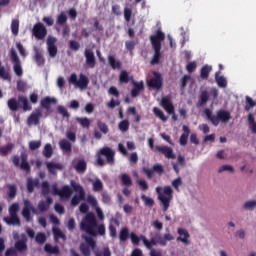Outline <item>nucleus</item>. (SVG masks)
<instances>
[{
  "label": "nucleus",
  "mask_w": 256,
  "mask_h": 256,
  "mask_svg": "<svg viewBox=\"0 0 256 256\" xmlns=\"http://www.w3.org/2000/svg\"><path fill=\"white\" fill-rule=\"evenodd\" d=\"M85 242L80 243L79 251L83 256H91V249L94 251L95 256H111V250L109 247H104L102 251L95 250L97 248V242L89 236L85 237Z\"/></svg>",
  "instance_id": "nucleus-1"
},
{
  "label": "nucleus",
  "mask_w": 256,
  "mask_h": 256,
  "mask_svg": "<svg viewBox=\"0 0 256 256\" xmlns=\"http://www.w3.org/2000/svg\"><path fill=\"white\" fill-rule=\"evenodd\" d=\"M167 233L163 236L157 234L156 238L152 237L150 240L147 237L141 235V241L144 243L145 247L148 249H153V247L160 245L161 247H167L168 241H175V236L169 232V228H166Z\"/></svg>",
  "instance_id": "nucleus-2"
},
{
  "label": "nucleus",
  "mask_w": 256,
  "mask_h": 256,
  "mask_svg": "<svg viewBox=\"0 0 256 256\" xmlns=\"http://www.w3.org/2000/svg\"><path fill=\"white\" fill-rule=\"evenodd\" d=\"M150 41L154 49V56L150 63L151 65H159V61H161V41H165V33L158 30L156 35L150 36Z\"/></svg>",
  "instance_id": "nucleus-3"
},
{
  "label": "nucleus",
  "mask_w": 256,
  "mask_h": 256,
  "mask_svg": "<svg viewBox=\"0 0 256 256\" xmlns=\"http://www.w3.org/2000/svg\"><path fill=\"white\" fill-rule=\"evenodd\" d=\"M97 217L93 212H88L80 223V230L91 237H97Z\"/></svg>",
  "instance_id": "nucleus-4"
},
{
  "label": "nucleus",
  "mask_w": 256,
  "mask_h": 256,
  "mask_svg": "<svg viewBox=\"0 0 256 256\" xmlns=\"http://www.w3.org/2000/svg\"><path fill=\"white\" fill-rule=\"evenodd\" d=\"M204 113L214 127H217L219 123H229L231 121V113L227 110H218L216 115H213V112L209 108H206Z\"/></svg>",
  "instance_id": "nucleus-5"
},
{
  "label": "nucleus",
  "mask_w": 256,
  "mask_h": 256,
  "mask_svg": "<svg viewBox=\"0 0 256 256\" xmlns=\"http://www.w3.org/2000/svg\"><path fill=\"white\" fill-rule=\"evenodd\" d=\"M163 189V193L161 192ZM156 193L158 194V200L160 201L163 211H168L171 201H173V188L171 186H165L164 188L157 187Z\"/></svg>",
  "instance_id": "nucleus-6"
},
{
  "label": "nucleus",
  "mask_w": 256,
  "mask_h": 256,
  "mask_svg": "<svg viewBox=\"0 0 256 256\" xmlns=\"http://www.w3.org/2000/svg\"><path fill=\"white\" fill-rule=\"evenodd\" d=\"M103 157H106V163L108 165H115V151L113 149L105 146L98 151L97 164L99 167H105V159Z\"/></svg>",
  "instance_id": "nucleus-7"
},
{
  "label": "nucleus",
  "mask_w": 256,
  "mask_h": 256,
  "mask_svg": "<svg viewBox=\"0 0 256 256\" xmlns=\"http://www.w3.org/2000/svg\"><path fill=\"white\" fill-rule=\"evenodd\" d=\"M11 161L14 167H19L21 171H25L26 173H31V164H29V155L26 151H22L20 156L13 155L11 157Z\"/></svg>",
  "instance_id": "nucleus-8"
},
{
  "label": "nucleus",
  "mask_w": 256,
  "mask_h": 256,
  "mask_svg": "<svg viewBox=\"0 0 256 256\" xmlns=\"http://www.w3.org/2000/svg\"><path fill=\"white\" fill-rule=\"evenodd\" d=\"M9 216H6L3 218V221L6 222V225H16V227H21V219L19 218V203H13L9 207Z\"/></svg>",
  "instance_id": "nucleus-9"
},
{
  "label": "nucleus",
  "mask_w": 256,
  "mask_h": 256,
  "mask_svg": "<svg viewBox=\"0 0 256 256\" xmlns=\"http://www.w3.org/2000/svg\"><path fill=\"white\" fill-rule=\"evenodd\" d=\"M9 56L13 63L15 75H17V77H23V67H21V59H19V55H17V51L15 50V48H12L10 50Z\"/></svg>",
  "instance_id": "nucleus-10"
},
{
  "label": "nucleus",
  "mask_w": 256,
  "mask_h": 256,
  "mask_svg": "<svg viewBox=\"0 0 256 256\" xmlns=\"http://www.w3.org/2000/svg\"><path fill=\"white\" fill-rule=\"evenodd\" d=\"M69 83L75 85L79 89H87L89 87V78H87L84 74L79 75V79L77 80V74H71L69 78Z\"/></svg>",
  "instance_id": "nucleus-11"
},
{
  "label": "nucleus",
  "mask_w": 256,
  "mask_h": 256,
  "mask_svg": "<svg viewBox=\"0 0 256 256\" xmlns=\"http://www.w3.org/2000/svg\"><path fill=\"white\" fill-rule=\"evenodd\" d=\"M32 35L35 37V39H38V41H43V39L47 37V28L45 27V24L41 22L34 24Z\"/></svg>",
  "instance_id": "nucleus-12"
},
{
  "label": "nucleus",
  "mask_w": 256,
  "mask_h": 256,
  "mask_svg": "<svg viewBox=\"0 0 256 256\" xmlns=\"http://www.w3.org/2000/svg\"><path fill=\"white\" fill-rule=\"evenodd\" d=\"M161 106L168 115H172L173 121H177L178 117L175 115V106L171 103V98L169 96H165L161 100Z\"/></svg>",
  "instance_id": "nucleus-13"
},
{
  "label": "nucleus",
  "mask_w": 256,
  "mask_h": 256,
  "mask_svg": "<svg viewBox=\"0 0 256 256\" xmlns=\"http://www.w3.org/2000/svg\"><path fill=\"white\" fill-rule=\"evenodd\" d=\"M154 77L148 81V87L150 89H156L157 91L163 89V77L159 72H153Z\"/></svg>",
  "instance_id": "nucleus-14"
},
{
  "label": "nucleus",
  "mask_w": 256,
  "mask_h": 256,
  "mask_svg": "<svg viewBox=\"0 0 256 256\" xmlns=\"http://www.w3.org/2000/svg\"><path fill=\"white\" fill-rule=\"evenodd\" d=\"M55 43H57V38L53 36H48L46 40L47 51L49 53V56L52 58L57 57L58 53L57 45H55Z\"/></svg>",
  "instance_id": "nucleus-15"
},
{
  "label": "nucleus",
  "mask_w": 256,
  "mask_h": 256,
  "mask_svg": "<svg viewBox=\"0 0 256 256\" xmlns=\"http://www.w3.org/2000/svg\"><path fill=\"white\" fill-rule=\"evenodd\" d=\"M35 207H33V204H31V201L29 200H25L24 201V207L22 209V216L24 217V219L29 222L32 220L31 218V212L35 213Z\"/></svg>",
  "instance_id": "nucleus-16"
},
{
  "label": "nucleus",
  "mask_w": 256,
  "mask_h": 256,
  "mask_svg": "<svg viewBox=\"0 0 256 256\" xmlns=\"http://www.w3.org/2000/svg\"><path fill=\"white\" fill-rule=\"evenodd\" d=\"M178 237L176 238V241H180L183 243V245H190L191 241H189L191 234H189V231L185 228H178L177 229Z\"/></svg>",
  "instance_id": "nucleus-17"
},
{
  "label": "nucleus",
  "mask_w": 256,
  "mask_h": 256,
  "mask_svg": "<svg viewBox=\"0 0 256 256\" xmlns=\"http://www.w3.org/2000/svg\"><path fill=\"white\" fill-rule=\"evenodd\" d=\"M42 117L43 112H41V110H36V112H32L27 118V125H39Z\"/></svg>",
  "instance_id": "nucleus-18"
},
{
  "label": "nucleus",
  "mask_w": 256,
  "mask_h": 256,
  "mask_svg": "<svg viewBox=\"0 0 256 256\" xmlns=\"http://www.w3.org/2000/svg\"><path fill=\"white\" fill-rule=\"evenodd\" d=\"M156 150L158 151V153H161V155H164L166 159H176L173 148L169 146H156Z\"/></svg>",
  "instance_id": "nucleus-19"
},
{
  "label": "nucleus",
  "mask_w": 256,
  "mask_h": 256,
  "mask_svg": "<svg viewBox=\"0 0 256 256\" xmlns=\"http://www.w3.org/2000/svg\"><path fill=\"white\" fill-rule=\"evenodd\" d=\"M14 249L18 251V253H24V251H27V236H25V234H22L21 239L15 242Z\"/></svg>",
  "instance_id": "nucleus-20"
},
{
  "label": "nucleus",
  "mask_w": 256,
  "mask_h": 256,
  "mask_svg": "<svg viewBox=\"0 0 256 256\" xmlns=\"http://www.w3.org/2000/svg\"><path fill=\"white\" fill-rule=\"evenodd\" d=\"M84 57L86 59V65H88L90 69H94L96 60H95V53H93V50L86 49L84 52Z\"/></svg>",
  "instance_id": "nucleus-21"
},
{
  "label": "nucleus",
  "mask_w": 256,
  "mask_h": 256,
  "mask_svg": "<svg viewBox=\"0 0 256 256\" xmlns=\"http://www.w3.org/2000/svg\"><path fill=\"white\" fill-rule=\"evenodd\" d=\"M132 85H133V88L131 90V97H133V98L139 97V93H141V91H143V89H145V84L143 83V81L137 82V81L133 80Z\"/></svg>",
  "instance_id": "nucleus-22"
},
{
  "label": "nucleus",
  "mask_w": 256,
  "mask_h": 256,
  "mask_svg": "<svg viewBox=\"0 0 256 256\" xmlns=\"http://www.w3.org/2000/svg\"><path fill=\"white\" fill-rule=\"evenodd\" d=\"M108 64L114 71H121L123 67V63H121V60H117V58H115V55L108 56Z\"/></svg>",
  "instance_id": "nucleus-23"
},
{
  "label": "nucleus",
  "mask_w": 256,
  "mask_h": 256,
  "mask_svg": "<svg viewBox=\"0 0 256 256\" xmlns=\"http://www.w3.org/2000/svg\"><path fill=\"white\" fill-rule=\"evenodd\" d=\"M53 204V198L48 197L45 201H40L38 203V209L41 213H45V211H49V207Z\"/></svg>",
  "instance_id": "nucleus-24"
},
{
  "label": "nucleus",
  "mask_w": 256,
  "mask_h": 256,
  "mask_svg": "<svg viewBox=\"0 0 256 256\" xmlns=\"http://www.w3.org/2000/svg\"><path fill=\"white\" fill-rule=\"evenodd\" d=\"M52 103H57V99L46 96L41 100L40 105L43 109H46V111H49V109H51Z\"/></svg>",
  "instance_id": "nucleus-25"
},
{
  "label": "nucleus",
  "mask_w": 256,
  "mask_h": 256,
  "mask_svg": "<svg viewBox=\"0 0 256 256\" xmlns=\"http://www.w3.org/2000/svg\"><path fill=\"white\" fill-rule=\"evenodd\" d=\"M131 238V233L129 232L128 227H122L119 232V241L120 243H125L127 240Z\"/></svg>",
  "instance_id": "nucleus-26"
},
{
  "label": "nucleus",
  "mask_w": 256,
  "mask_h": 256,
  "mask_svg": "<svg viewBox=\"0 0 256 256\" xmlns=\"http://www.w3.org/2000/svg\"><path fill=\"white\" fill-rule=\"evenodd\" d=\"M47 169L51 175H57V169L58 171L63 170V165L61 164H55L53 162L46 163Z\"/></svg>",
  "instance_id": "nucleus-27"
},
{
  "label": "nucleus",
  "mask_w": 256,
  "mask_h": 256,
  "mask_svg": "<svg viewBox=\"0 0 256 256\" xmlns=\"http://www.w3.org/2000/svg\"><path fill=\"white\" fill-rule=\"evenodd\" d=\"M248 121V127L254 135H256V121H255V115L253 113H249L247 116Z\"/></svg>",
  "instance_id": "nucleus-28"
},
{
  "label": "nucleus",
  "mask_w": 256,
  "mask_h": 256,
  "mask_svg": "<svg viewBox=\"0 0 256 256\" xmlns=\"http://www.w3.org/2000/svg\"><path fill=\"white\" fill-rule=\"evenodd\" d=\"M73 195V190L69 185H64L60 190V198L61 199H69Z\"/></svg>",
  "instance_id": "nucleus-29"
},
{
  "label": "nucleus",
  "mask_w": 256,
  "mask_h": 256,
  "mask_svg": "<svg viewBox=\"0 0 256 256\" xmlns=\"http://www.w3.org/2000/svg\"><path fill=\"white\" fill-rule=\"evenodd\" d=\"M207 101H209V92L207 90H203L200 92L198 105L199 107H203L207 105Z\"/></svg>",
  "instance_id": "nucleus-30"
},
{
  "label": "nucleus",
  "mask_w": 256,
  "mask_h": 256,
  "mask_svg": "<svg viewBox=\"0 0 256 256\" xmlns=\"http://www.w3.org/2000/svg\"><path fill=\"white\" fill-rule=\"evenodd\" d=\"M34 60L38 67H43V65H45V58L39 49H35Z\"/></svg>",
  "instance_id": "nucleus-31"
},
{
  "label": "nucleus",
  "mask_w": 256,
  "mask_h": 256,
  "mask_svg": "<svg viewBox=\"0 0 256 256\" xmlns=\"http://www.w3.org/2000/svg\"><path fill=\"white\" fill-rule=\"evenodd\" d=\"M35 187H39V179H27V191L28 193H33L35 191Z\"/></svg>",
  "instance_id": "nucleus-32"
},
{
  "label": "nucleus",
  "mask_w": 256,
  "mask_h": 256,
  "mask_svg": "<svg viewBox=\"0 0 256 256\" xmlns=\"http://www.w3.org/2000/svg\"><path fill=\"white\" fill-rule=\"evenodd\" d=\"M13 149H15V144L13 143H8L6 146L0 147L1 157H7V155L13 151Z\"/></svg>",
  "instance_id": "nucleus-33"
},
{
  "label": "nucleus",
  "mask_w": 256,
  "mask_h": 256,
  "mask_svg": "<svg viewBox=\"0 0 256 256\" xmlns=\"http://www.w3.org/2000/svg\"><path fill=\"white\" fill-rule=\"evenodd\" d=\"M59 145L60 149L65 153H71V151H73L71 142H68L67 139L60 140Z\"/></svg>",
  "instance_id": "nucleus-34"
},
{
  "label": "nucleus",
  "mask_w": 256,
  "mask_h": 256,
  "mask_svg": "<svg viewBox=\"0 0 256 256\" xmlns=\"http://www.w3.org/2000/svg\"><path fill=\"white\" fill-rule=\"evenodd\" d=\"M19 103L22 104L23 111H31L33 107L29 104V100L25 96H18Z\"/></svg>",
  "instance_id": "nucleus-35"
},
{
  "label": "nucleus",
  "mask_w": 256,
  "mask_h": 256,
  "mask_svg": "<svg viewBox=\"0 0 256 256\" xmlns=\"http://www.w3.org/2000/svg\"><path fill=\"white\" fill-rule=\"evenodd\" d=\"M77 173H85L87 171V162L85 160H79L74 166Z\"/></svg>",
  "instance_id": "nucleus-36"
},
{
  "label": "nucleus",
  "mask_w": 256,
  "mask_h": 256,
  "mask_svg": "<svg viewBox=\"0 0 256 256\" xmlns=\"http://www.w3.org/2000/svg\"><path fill=\"white\" fill-rule=\"evenodd\" d=\"M213 71V67L210 65H204L200 70V77L201 79H209V73Z\"/></svg>",
  "instance_id": "nucleus-37"
},
{
  "label": "nucleus",
  "mask_w": 256,
  "mask_h": 256,
  "mask_svg": "<svg viewBox=\"0 0 256 256\" xmlns=\"http://www.w3.org/2000/svg\"><path fill=\"white\" fill-rule=\"evenodd\" d=\"M44 251L50 255H59V246H51V244L47 243L44 246Z\"/></svg>",
  "instance_id": "nucleus-38"
},
{
  "label": "nucleus",
  "mask_w": 256,
  "mask_h": 256,
  "mask_svg": "<svg viewBox=\"0 0 256 256\" xmlns=\"http://www.w3.org/2000/svg\"><path fill=\"white\" fill-rule=\"evenodd\" d=\"M8 109H10L13 113H16V111L19 109V101H17L15 98H10L7 101Z\"/></svg>",
  "instance_id": "nucleus-39"
},
{
  "label": "nucleus",
  "mask_w": 256,
  "mask_h": 256,
  "mask_svg": "<svg viewBox=\"0 0 256 256\" xmlns=\"http://www.w3.org/2000/svg\"><path fill=\"white\" fill-rule=\"evenodd\" d=\"M56 25H59L60 27H65V25H67V15L65 12H62L57 16Z\"/></svg>",
  "instance_id": "nucleus-40"
},
{
  "label": "nucleus",
  "mask_w": 256,
  "mask_h": 256,
  "mask_svg": "<svg viewBox=\"0 0 256 256\" xmlns=\"http://www.w3.org/2000/svg\"><path fill=\"white\" fill-rule=\"evenodd\" d=\"M215 80H216L218 87H222V88L227 87V80L225 79V77L219 76V72H216Z\"/></svg>",
  "instance_id": "nucleus-41"
},
{
  "label": "nucleus",
  "mask_w": 256,
  "mask_h": 256,
  "mask_svg": "<svg viewBox=\"0 0 256 256\" xmlns=\"http://www.w3.org/2000/svg\"><path fill=\"white\" fill-rule=\"evenodd\" d=\"M245 106H244V109L245 111L249 112L250 110L253 109V107H255L256 103L255 101H253V98L249 97V96H246L245 97Z\"/></svg>",
  "instance_id": "nucleus-42"
},
{
  "label": "nucleus",
  "mask_w": 256,
  "mask_h": 256,
  "mask_svg": "<svg viewBox=\"0 0 256 256\" xmlns=\"http://www.w3.org/2000/svg\"><path fill=\"white\" fill-rule=\"evenodd\" d=\"M121 183L124 185V187H131V185H133V180H131V176L128 174H122Z\"/></svg>",
  "instance_id": "nucleus-43"
},
{
  "label": "nucleus",
  "mask_w": 256,
  "mask_h": 256,
  "mask_svg": "<svg viewBox=\"0 0 256 256\" xmlns=\"http://www.w3.org/2000/svg\"><path fill=\"white\" fill-rule=\"evenodd\" d=\"M70 184H71V187L74 189V191L78 193V195H81V197L85 195V190L83 189V186H81L80 184H77L75 181H71Z\"/></svg>",
  "instance_id": "nucleus-44"
},
{
  "label": "nucleus",
  "mask_w": 256,
  "mask_h": 256,
  "mask_svg": "<svg viewBox=\"0 0 256 256\" xmlns=\"http://www.w3.org/2000/svg\"><path fill=\"white\" fill-rule=\"evenodd\" d=\"M11 32L17 37L19 35V19H13L11 22Z\"/></svg>",
  "instance_id": "nucleus-45"
},
{
  "label": "nucleus",
  "mask_w": 256,
  "mask_h": 256,
  "mask_svg": "<svg viewBox=\"0 0 256 256\" xmlns=\"http://www.w3.org/2000/svg\"><path fill=\"white\" fill-rule=\"evenodd\" d=\"M129 120L125 119L119 122L118 124V129L122 132V133H127V131H129Z\"/></svg>",
  "instance_id": "nucleus-46"
},
{
  "label": "nucleus",
  "mask_w": 256,
  "mask_h": 256,
  "mask_svg": "<svg viewBox=\"0 0 256 256\" xmlns=\"http://www.w3.org/2000/svg\"><path fill=\"white\" fill-rule=\"evenodd\" d=\"M131 80V78L129 77V72H127V70H122L120 75H119V81L120 83H129V81Z\"/></svg>",
  "instance_id": "nucleus-47"
},
{
  "label": "nucleus",
  "mask_w": 256,
  "mask_h": 256,
  "mask_svg": "<svg viewBox=\"0 0 256 256\" xmlns=\"http://www.w3.org/2000/svg\"><path fill=\"white\" fill-rule=\"evenodd\" d=\"M141 199L144 202V205L146 207H153V205H155V200H153V198H151L145 194L141 195Z\"/></svg>",
  "instance_id": "nucleus-48"
},
{
  "label": "nucleus",
  "mask_w": 256,
  "mask_h": 256,
  "mask_svg": "<svg viewBox=\"0 0 256 256\" xmlns=\"http://www.w3.org/2000/svg\"><path fill=\"white\" fill-rule=\"evenodd\" d=\"M43 155L46 157V159H51L53 155V147L51 144H46L43 150Z\"/></svg>",
  "instance_id": "nucleus-49"
},
{
  "label": "nucleus",
  "mask_w": 256,
  "mask_h": 256,
  "mask_svg": "<svg viewBox=\"0 0 256 256\" xmlns=\"http://www.w3.org/2000/svg\"><path fill=\"white\" fill-rule=\"evenodd\" d=\"M35 241L38 243V245H44V243L47 241V236L45 233L39 232L36 234Z\"/></svg>",
  "instance_id": "nucleus-50"
},
{
  "label": "nucleus",
  "mask_w": 256,
  "mask_h": 256,
  "mask_svg": "<svg viewBox=\"0 0 256 256\" xmlns=\"http://www.w3.org/2000/svg\"><path fill=\"white\" fill-rule=\"evenodd\" d=\"M97 127L104 135H107V133H109V126H107V124L101 120L97 121Z\"/></svg>",
  "instance_id": "nucleus-51"
},
{
  "label": "nucleus",
  "mask_w": 256,
  "mask_h": 256,
  "mask_svg": "<svg viewBox=\"0 0 256 256\" xmlns=\"http://www.w3.org/2000/svg\"><path fill=\"white\" fill-rule=\"evenodd\" d=\"M8 197L9 199H15V197H17V186H15V184H9L8 185Z\"/></svg>",
  "instance_id": "nucleus-52"
},
{
  "label": "nucleus",
  "mask_w": 256,
  "mask_h": 256,
  "mask_svg": "<svg viewBox=\"0 0 256 256\" xmlns=\"http://www.w3.org/2000/svg\"><path fill=\"white\" fill-rule=\"evenodd\" d=\"M54 238L57 239H63V241L67 240V236L61 231L59 228H53Z\"/></svg>",
  "instance_id": "nucleus-53"
},
{
  "label": "nucleus",
  "mask_w": 256,
  "mask_h": 256,
  "mask_svg": "<svg viewBox=\"0 0 256 256\" xmlns=\"http://www.w3.org/2000/svg\"><path fill=\"white\" fill-rule=\"evenodd\" d=\"M153 113H154V115L159 117L163 123H166L167 116H165V114L161 111V109H159L157 107H154L153 108Z\"/></svg>",
  "instance_id": "nucleus-54"
},
{
  "label": "nucleus",
  "mask_w": 256,
  "mask_h": 256,
  "mask_svg": "<svg viewBox=\"0 0 256 256\" xmlns=\"http://www.w3.org/2000/svg\"><path fill=\"white\" fill-rule=\"evenodd\" d=\"M81 201H85V195H83L82 197H81V194L75 195V196H73V198L71 200V205L73 207H77V205H79V203H81Z\"/></svg>",
  "instance_id": "nucleus-55"
},
{
  "label": "nucleus",
  "mask_w": 256,
  "mask_h": 256,
  "mask_svg": "<svg viewBox=\"0 0 256 256\" xmlns=\"http://www.w3.org/2000/svg\"><path fill=\"white\" fill-rule=\"evenodd\" d=\"M93 191L99 193V191H103V182L100 179H96L93 182Z\"/></svg>",
  "instance_id": "nucleus-56"
},
{
  "label": "nucleus",
  "mask_w": 256,
  "mask_h": 256,
  "mask_svg": "<svg viewBox=\"0 0 256 256\" xmlns=\"http://www.w3.org/2000/svg\"><path fill=\"white\" fill-rule=\"evenodd\" d=\"M77 121L84 129H89V127H91V121L89 118H77Z\"/></svg>",
  "instance_id": "nucleus-57"
},
{
  "label": "nucleus",
  "mask_w": 256,
  "mask_h": 256,
  "mask_svg": "<svg viewBox=\"0 0 256 256\" xmlns=\"http://www.w3.org/2000/svg\"><path fill=\"white\" fill-rule=\"evenodd\" d=\"M0 77L4 79V81H11V74L5 70V66L0 68Z\"/></svg>",
  "instance_id": "nucleus-58"
},
{
  "label": "nucleus",
  "mask_w": 256,
  "mask_h": 256,
  "mask_svg": "<svg viewBox=\"0 0 256 256\" xmlns=\"http://www.w3.org/2000/svg\"><path fill=\"white\" fill-rule=\"evenodd\" d=\"M57 111L59 115H62V117H65L66 119H69V117H71V114H69V111H67V108H65V106H58Z\"/></svg>",
  "instance_id": "nucleus-59"
},
{
  "label": "nucleus",
  "mask_w": 256,
  "mask_h": 256,
  "mask_svg": "<svg viewBox=\"0 0 256 256\" xmlns=\"http://www.w3.org/2000/svg\"><path fill=\"white\" fill-rule=\"evenodd\" d=\"M101 197H102V203H104V205H111V195H109V192L107 191L102 192Z\"/></svg>",
  "instance_id": "nucleus-60"
},
{
  "label": "nucleus",
  "mask_w": 256,
  "mask_h": 256,
  "mask_svg": "<svg viewBox=\"0 0 256 256\" xmlns=\"http://www.w3.org/2000/svg\"><path fill=\"white\" fill-rule=\"evenodd\" d=\"M80 48H81V44H79V42L75 40L69 41V49H71V51H79Z\"/></svg>",
  "instance_id": "nucleus-61"
},
{
  "label": "nucleus",
  "mask_w": 256,
  "mask_h": 256,
  "mask_svg": "<svg viewBox=\"0 0 256 256\" xmlns=\"http://www.w3.org/2000/svg\"><path fill=\"white\" fill-rule=\"evenodd\" d=\"M130 239H131V242L133 243V245H139V243L141 241V235L137 236V234H135V232H131Z\"/></svg>",
  "instance_id": "nucleus-62"
},
{
  "label": "nucleus",
  "mask_w": 256,
  "mask_h": 256,
  "mask_svg": "<svg viewBox=\"0 0 256 256\" xmlns=\"http://www.w3.org/2000/svg\"><path fill=\"white\" fill-rule=\"evenodd\" d=\"M87 203H89V205H91V207H94L95 209L96 207H99L97 206L98 205L97 198H95V196L93 195H88Z\"/></svg>",
  "instance_id": "nucleus-63"
},
{
  "label": "nucleus",
  "mask_w": 256,
  "mask_h": 256,
  "mask_svg": "<svg viewBox=\"0 0 256 256\" xmlns=\"http://www.w3.org/2000/svg\"><path fill=\"white\" fill-rule=\"evenodd\" d=\"M256 207V201L255 200H250L247 201L244 205L243 208L244 209H248L250 211H253V209Z\"/></svg>",
  "instance_id": "nucleus-64"
}]
</instances>
